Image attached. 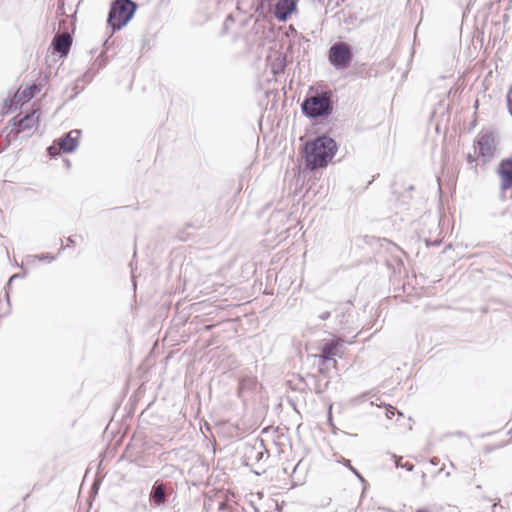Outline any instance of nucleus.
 I'll return each mask as SVG.
<instances>
[{"label":"nucleus","mask_w":512,"mask_h":512,"mask_svg":"<svg viewBox=\"0 0 512 512\" xmlns=\"http://www.w3.org/2000/svg\"><path fill=\"white\" fill-rule=\"evenodd\" d=\"M337 150L336 141L327 135H321L308 141L303 148L306 167L311 171L325 168Z\"/></svg>","instance_id":"obj_1"},{"label":"nucleus","mask_w":512,"mask_h":512,"mask_svg":"<svg viewBox=\"0 0 512 512\" xmlns=\"http://www.w3.org/2000/svg\"><path fill=\"white\" fill-rule=\"evenodd\" d=\"M334 94L331 90L315 91L308 94L301 103V111L309 119L327 118L333 112Z\"/></svg>","instance_id":"obj_2"},{"label":"nucleus","mask_w":512,"mask_h":512,"mask_svg":"<svg viewBox=\"0 0 512 512\" xmlns=\"http://www.w3.org/2000/svg\"><path fill=\"white\" fill-rule=\"evenodd\" d=\"M137 4L132 0H114L109 9L107 24L112 33L122 29L133 18Z\"/></svg>","instance_id":"obj_3"},{"label":"nucleus","mask_w":512,"mask_h":512,"mask_svg":"<svg viewBox=\"0 0 512 512\" xmlns=\"http://www.w3.org/2000/svg\"><path fill=\"white\" fill-rule=\"evenodd\" d=\"M31 99L32 85L27 84L24 88L20 86L13 92L9 91L7 96L3 98L0 113L2 115H8L14 112L17 108H21L22 105L28 103Z\"/></svg>","instance_id":"obj_4"},{"label":"nucleus","mask_w":512,"mask_h":512,"mask_svg":"<svg viewBox=\"0 0 512 512\" xmlns=\"http://www.w3.org/2000/svg\"><path fill=\"white\" fill-rule=\"evenodd\" d=\"M328 60L336 70L347 69L353 61L352 47L343 41L334 43L329 48Z\"/></svg>","instance_id":"obj_5"},{"label":"nucleus","mask_w":512,"mask_h":512,"mask_svg":"<svg viewBox=\"0 0 512 512\" xmlns=\"http://www.w3.org/2000/svg\"><path fill=\"white\" fill-rule=\"evenodd\" d=\"M81 135V130L74 129L70 132L64 134L62 137L56 139L53 142L52 146H49L47 148L48 155L50 157H56L60 154V152L63 153H72L74 152L78 145H79V138Z\"/></svg>","instance_id":"obj_6"},{"label":"nucleus","mask_w":512,"mask_h":512,"mask_svg":"<svg viewBox=\"0 0 512 512\" xmlns=\"http://www.w3.org/2000/svg\"><path fill=\"white\" fill-rule=\"evenodd\" d=\"M474 148L478 150V154L484 163L489 162L495 156L497 149L494 133L485 132L478 134L474 142Z\"/></svg>","instance_id":"obj_7"},{"label":"nucleus","mask_w":512,"mask_h":512,"mask_svg":"<svg viewBox=\"0 0 512 512\" xmlns=\"http://www.w3.org/2000/svg\"><path fill=\"white\" fill-rule=\"evenodd\" d=\"M266 454L268 451L261 438L256 437L244 443L243 458L247 464L260 462Z\"/></svg>","instance_id":"obj_8"},{"label":"nucleus","mask_w":512,"mask_h":512,"mask_svg":"<svg viewBox=\"0 0 512 512\" xmlns=\"http://www.w3.org/2000/svg\"><path fill=\"white\" fill-rule=\"evenodd\" d=\"M172 492L173 489L167 483L156 480L149 493V506L154 509L164 506Z\"/></svg>","instance_id":"obj_9"},{"label":"nucleus","mask_w":512,"mask_h":512,"mask_svg":"<svg viewBox=\"0 0 512 512\" xmlns=\"http://www.w3.org/2000/svg\"><path fill=\"white\" fill-rule=\"evenodd\" d=\"M72 41V36L67 30L62 33H57L51 44L54 54H57L60 58L66 57L69 54Z\"/></svg>","instance_id":"obj_10"},{"label":"nucleus","mask_w":512,"mask_h":512,"mask_svg":"<svg viewBox=\"0 0 512 512\" xmlns=\"http://www.w3.org/2000/svg\"><path fill=\"white\" fill-rule=\"evenodd\" d=\"M30 128H32V110L24 114L19 113L12 118V128L8 136L16 138L21 132Z\"/></svg>","instance_id":"obj_11"},{"label":"nucleus","mask_w":512,"mask_h":512,"mask_svg":"<svg viewBox=\"0 0 512 512\" xmlns=\"http://www.w3.org/2000/svg\"><path fill=\"white\" fill-rule=\"evenodd\" d=\"M344 343L341 338H336L326 341L321 347V353L319 355L320 363L325 364L329 361H333L336 364L334 356L338 354V348Z\"/></svg>","instance_id":"obj_12"},{"label":"nucleus","mask_w":512,"mask_h":512,"mask_svg":"<svg viewBox=\"0 0 512 512\" xmlns=\"http://www.w3.org/2000/svg\"><path fill=\"white\" fill-rule=\"evenodd\" d=\"M497 173L500 176V188L507 191L512 188V158L501 160Z\"/></svg>","instance_id":"obj_13"},{"label":"nucleus","mask_w":512,"mask_h":512,"mask_svg":"<svg viewBox=\"0 0 512 512\" xmlns=\"http://www.w3.org/2000/svg\"><path fill=\"white\" fill-rule=\"evenodd\" d=\"M297 9V0H277L274 16L277 20L285 22Z\"/></svg>","instance_id":"obj_14"},{"label":"nucleus","mask_w":512,"mask_h":512,"mask_svg":"<svg viewBox=\"0 0 512 512\" xmlns=\"http://www.w3.org/2000/svg\"><path fill=\"white\" fill-rule=\"evenodd\" d=\"M25 276V273H15L13 274L7 284L5 285L4 287V291H5V294H4V297H5V300H6V311L1 315V316H6L10 313L11 311V302H10V290H11V287H12V284L15 280H18V279H22L24 278Z\"/></svg>","instance_id":"obj_15"},{"label":"nucleus","mask_w":512,"mask_h":512,"mask_svg":"<svg viewBox=\"0 0 512 512\" xmlns=\"http://www.w3.org/2000/svg\"><path fill=\"white\" fill-rule=\"evenodd\" d=\"M49 77L45 74H39V77L34 80V98L40 93L47 85Z\"/></svg>","instance_id":"obj_16"},{"label":"nucleus","mask_w":512,"mask_h":512,"mask_svg":"<svg viewBox=\"0 0 512 512\" xmlns=\"http://www.w3.org/2000/svg\"><path fill=\"white\" fill-rule=\"evenodd\" d=\"M285 67H286V57L283 56L280 61L272 64L271 71L274 75H279L284 72Z\"/></svg>","instance_id":"obj_17"},{"label":"nucleus","mask_w":512,"mask_h":512,"mask_svg":"<svg viewBox=\"0 0 512 512\" xmlns=\"http://www.w3.org/2000/svg\"><path fill=\"white\" fill-rule=\"evenodd\" d=\"M151 509L152 508L149 506V502L147 503L144 501H140V502H136L133 505V511H135V512H148Z\"/></svg>","instance_id":"obj_18"},{"label":"nucleus","mask_w":512,"mask_h":512,"mask_svg":"<svg viewBox=\"0 0 512 512\" xmlns=\"http://www.w3.org/2000/svg\"><path fill=\"white\" fill-rule=\"evenodd\" d=\"M36 259H38L39 261L47 260L48 262H51L55 259V256L51 254L34 255V260Z\"/></svg>","instance_id":"obj_19"},{"label":"nucleus","mask_w":512,"mask_h":512,"mask_svg":"<svg viewBox=\"0 0 512 512\" xmlns=\"http://www.w3.org/2000/svg\"><path fill=\"white\" fill-rule=\"evenodd\" d=\"M466 160L468 165H470V167L476 171L477 164L475 156L469 153L466 157Z\"/></svg>","instance_id":"obj_20"},{"label":"nucleus","mask_w":512,"mask_h":512,"mask_svg":"<svg viewBox=\"0 0 512 512\" xmlns=\"http://www.w3.org/2000/svg\"><path fill=\"white\" fill-rule=\"evenodd\" d=\"M391 459L394 461L395 463V466L397 468H402L403 467V463H402V457L401 456H397L395 454H389Z\"/></svg>","instance_id":"obj_21"},{"label":"nucleus","mask_w":512,"mask_h":512,"mask_svg":"<svg viewBox=\"0 0 512 512\" xmlns=\"http://www.w3.org/2000/svg\"><path fill=\"white\" fill-rule=\"evenodd\" d=\"M384 406L386 408V416H387V418L391 419L394 416V414H395L396 408L391 406V405H389V404H385Z\"/></svg>","instance_id":"obj_22"},{"label":"nucleus","mask_w":512,"mask_h":512,"mask_svg":"<svg viewBox=\"0 0 512 512\" xmlns=\"http://www.w3.org/2000/svg\"><path fill=\"white\" fill-rule=\"evenodd\" d=\"M57 14L58 15H65V9H64V1L59 0L58 7H57Z\"/></svg>","instance_id":"obj_23"},{"label":"nucleus","mask_w":512,"mask_h":512,"mask_svg":"<svg viewBox=\"0 0 512 512\" xmlns=\"http://www.w3.org/2000/svg\"><path fill=\"white\" fill-rule=\"evenodd\" d=\"M414 467H415L414 464H412L410 462H406V463L403 464L402 468H404L407 471L411 472V471H413Z\"/></svg>","instance_id":"obj_24"},{"label":"nucleus","mask_w":512,"mask_h":512,"mask_svg":"<svg viewBox=\"0 0 512 512\" xmlns=\"http://www.w3.org/2000/svg\"><path fill=\"white\" fill-rule=\"evenodd\" d=\"M39 111H40L39 107H38V106H37V104L34 102V111H33V114H34V118H35V120H36V121H38V120H39V115H38Z\"/></svg>","instance_id":"obj_25"},{"label":"nucleus","mask_w":512,"mask_h":512,"mask_svg":"<svg viewBox=\"0 0 512 512\" xmlns=\"http://www.w3.org/2000/svg\"><path fill=\"white\" fill-rule=\"evenodd\" d=\"M330 315L331 314L329 311H325V312L321 313L318 317L321 320H327L330 317Z\"/></svg>","instance_id":"obj_26"},{"label":"nucleus","mask_w":512,"mask_h":512,"mask_svg":"<svg viewBox=\"0 0 512 512\" xmlns=\"http://www.w3.org/2000/svg\"><path fill=\"white\" fill-rule=\"evenodd\" d=\"M358 478H360L361 480H364L363 477L361 476V474L353 467L351 466L349 468Z\"/></svg>","instance_id":"obj_27"},{"label":"nucleus","mask_w":512,"mask_h":512,"mask_svg":"<svg viewBox=\"0 0 512 512\" xmlns=\"http://www.w3.org/2000/svg\"><path fill=\"white\" fill-rule=\"evenodd\" d=\"M341 462L347 467V468H350L352 465H351V462L350 460L348 459H345V458H342Z\"/></svg>","instance_id":"obj_28"},{"label":"nucleus","mask_w":512,"mask_h":512,"mask_svg":"<svg viewBox=\"0 0 512 512\" xmlns=\"http://www.w3.org/2000/svg\"><path fill=\"white\" fill-rule=\"evenodd\" d=\"M368 395V393H363L361 396L355 398V402H360L365 399V397Z\"/></svg>","instance_id":"obj_29"},{"label":"nucleus","mask_w":512,"mask_h":512,"mask_svg":"<svg viewBox=\"0 0 512 512\" xmlns=\"http://www.w3.org/2000/svg\"><path fill=\"white\" fill-rule=\"evenodd\" d=\"M431 464L432 465H437L439 463V459L437 457H433L431 460H430Z\"/></svg>","instance_id":"obj_30"},{"label":"nucleus","mask_w":512,"mask_h":512,"mask_svg":"<svg viewBox=\"0 0 512 512\" xmlns=\"http://www.w3.org/2000/svg\"><path fill=\"white\" fill-rule=\"evenodd\" d=\"M65 24H66L65 20L60 21V23H59L60 28H63L64 30H66Z\"/></svg>","instance_id":"obj_31"},{"label":"nucleus","mask_w":512,"mask_h":512,"mask_svg":"<svg viewBox=\"0 0 512 512\" xmlns=\"http://www.w3.org/2000/svg\"><path fill=\"white\" fill-rule=\"evenodd\" d=\"M73 21L71 22V26L73 28V30L75 29V13L73 14Z\"/></svg>","instance_id":"obj_32"},{"label":"nucleus","mask_w":512,"mask_h":512,"mask_svg":"<svg viewBox=\"0 0 512 512\" xmlns=\"http://www.w3.org/2000/svg\"><path fill=\"white\" fill-rule=\"evenodd\" d=\"M68 242L71 243V244H75V240H74V237L73 236H70L68 238Z\"/></svg>","instance_id":"obj_33"},{"label":"nucleus","mask_w":512,"mask_h":512,"mask_svg":"<svg viewBox=\"0 0 512 512\" xmlns=\"http://www.w3.org/2000/svg\"><path fill=\"white\" fill-rule=\"evenodd\" d=\"M379 400V397H376L375 400L371 401V405H378L377 401Z\"/></svg>","instance_id":"obj_34"},{"label":"nucleus","mask_w":512,"mask_h":512,"mask_svg":"<svg viewBox=\"0 0 512 512\" xmlns=\"http://www.w3.org/2000/svg\"><path fill=\"white\" fill-rule=\"evenodd\" d=\"M416 512H428V510L425 508H419Z\"/></svg>","instance_id":"obj_35"},{"label":"nucleus","mask_w":512,"mask_h":512,"mask_svg":"<svg viewBox=\"0 0 512 512\" xmlns=\"http://www.w3.org/2000/svg\"><path fill=\"white\" fill-rule=\"evenodd\" d=\"M130 266H131V269L133 270V268H132V263L130 264ZM132 278H133V279L135 278V275H134V273H133V272H132Z\"/></svg>","instance_id":"obj_36"},{"label":"nucleus","mask_w":512,"mask_h":512,"mask_svg":"<svg viewBox=\"0 0 512 512\" xmlns=\"http://www.w3.org/2000/svg\"><path fill=\"white\" fill-rule=\"evenodd\" d=\"M66 162V166L69 167L70 166V163L68 160L65 161Z\"/></svg>","instance_id":"obj_37"},{"label":"nucleus","mask_w":512,"mask_h":512,"mask_svg":"<svg viewBox=\"0 0 512 512\" xmlns=\"http://www.w3.org/2000/svg\"><path fill=\"white\" fill-rule=\"evenodd\" d=\"M242 386H243V382L241 381L240 382V390L242 389Z\"/></svg>","instance_id":"obj_38"}]
</instances>
